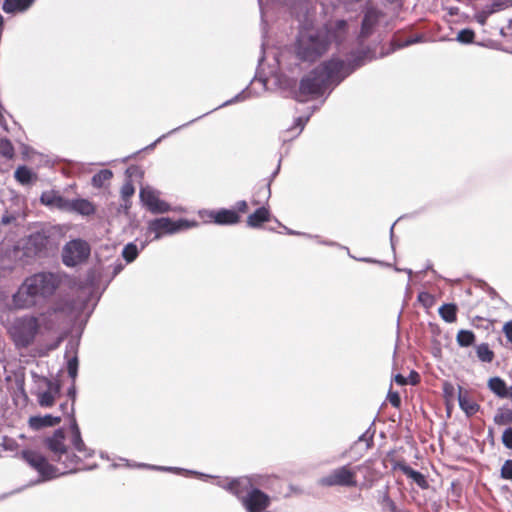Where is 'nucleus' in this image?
Wrapping results in <instances>:
<instances>
[{
    "mask_svg": "<svg viewBox=\"0 0 512 512\" xmlns=\"http://www.w3.org/2000/svg\"><path fill=\"white\" fill-rule=\"evenodd\" d=\"M64 440L65 435L62 429L56 430L51 437L46 439V445L54 454L55 459L63 464V471H59L58 468L49 464L46 458L36 451L25 450L22 452V457L41 475L43 480H50L60 475L80 470L81 468H78L79 457L68 454Z\"/></svg>",
    "mask_w": 512,
    "mask_h": 512,
    "instance_id": "nucleus-1",
    "label": "nucleus"
},
{
    "mask_svg": "<svg viewBox=\"0 0 512 512\" xmlns=\"http://www.w3.org/2000/svg\"><path fill=\"white\" fill-rule=\"evenodd\" d=\"M362 64L363 62L359 61L357 64L351 65L350 63L333 58L302 79L300 93L304 95H320L329 85L338 84L351 74L356 67Z\"/></svg>",
    "mask_w": 512,
    "mask_h": 512,
    "instance_id": "nucleus-2",
    "label": "nucleus"
},
{
    "mask_svg": "<svg viewBox=\"0 0 512 512\" xmlns=\"http://www.w3.org/2000/svg\"><path fill=\"white\" fill-rule=\"evenodd\" d=\"M61 283L58 273L42 272L28 277L13 296L17 308L25 309L35 306L54 294Z\"/></svg>",
    "mask_w": 512,
    "mask_h": 512,
    "instance_id": "nucleus-3",
    "label": "nucleus"
},
{
    "mask_svg": "<svg viewBox=\"0 0 512 512\" xmlns=\"http://www.w3.org/2000/svg\"><path fill=\"white\" fill-rule=\"evenodd\" d=\"M331 37L327 29L303 28L296 42L297 56L305 61H315L327 51Z\"/></svg>",
    "mask_w": 512,
    "mask_h": 512,
    "instance_id": "nucleus-4",
    "label": "nucleus"
},
{
    "mask_svg": "<svg viewBox=\"0 0 512 512\" xmlns=\"http://www.w3.org/2000/svg\"><path fill=\"white\" fill-rule=\"evenodd\" d=\"M39 330V323L35 317L16 318L8 327V332L18 347L28 346Z\"/></svg>",
    "mask_w": 512,
    "mask_h": 512,
    "instance_id": "nucleus-5",
    "label": "nucleus"
},
{
    "mask_svg": "<svg viewBox=\"0 0 512 512\" xmlns=\"http://www.w3.org/2000/svg\"><path fill=\"white\" fill-rule=\"evenodd\" d=\"M197 222L180 219L173 221L168 217H161L149 221L148 232L154 234V239H160L163 235H172L183 230L194 228Z\"/></svg>",
    "mask_w": 512,
    "mask_h": 512,
    "instance_id": "nucleus-6",
    "label": "nucleus"
},
{
    "mask_svg": "<svg viewBox=\"0 0 512 512\" xmlns=\"http://www.w3.org/2000/svg\"><path fill=\"white\" fill-rule=\"evenodd\" d=\"M258 484L257 478L251 477V487L238 497L247 512H262L270 505V497L256 488Z\"/></svg>",
    "mask_w": 512,
    "mask_h": 512,
    "instance_id": "nucleus-7",
    "label": "nucleus"
},
{
    "mask_svg": "<svg viewBox=\"0 0 512 512\" xmlns=\"http://www.w3.org/2000/svg\"><path fill=\"white\" fill-rule=\"evenodd\" d=\"M90 246L81 239H74L66 243L62 249V261L67 267L77 266L89 257Z\"/></svg>",
    "mask_w": 512,
    "mask_h": 512,
    "instance_id": "nucleus-8",
    "label": "nucleus"
},
{
    "mask_svg": "<svg viewBox=\"0 0 512 512\" xmlns=\"http://www.w3.org/2000/svg\"><path fill=\"white\" fill-rule=\"evenodd\" d=\"M359 467L351 468L349 465L338 467L328 475L319 479L321 486H346L354 487L357 485L356 474Z\"/></svg>",
    "mask_w": 512,
    "mask_h": 512,
    "instance_id": "nucleus-9",
    "label": "nucleus"
},
{
    "mask_svg": "<svg viewBox=\"0 0 512 512\" xmlns=\"http://www.w3.org/2000/svg\"><path fill=\"white\" fill-rule=\"evenodd\" d=\"M140 199L143 205L154 214H162L173 210L167 202L160 199L159 191L152 187H142Z\"/></svg>",
    "mask_w": 512,
    "mask_h": 512,
    "instance_id": "nucleus-10",
    "label": "nucleus"
},
{
    "mask_svg": "<svg viewBox=\"0 0 512 512\" xmlns=\"http://www.w3.org/2000/svg\"><path fill=\"white\" fill-rule=\"evenodd\" d=\"M217 485L238 498L242 492L251 487V477L243 476L234 479H222L217 481Z\"/></svg>",
    "mask_w": 512,
    "mask_h": 512,
    "instance_id": "nucleus-11",
    "label": "nucleus"
},
{
    "mask_svg": "<svg viewBox=\"0 0 512 512\" xmlns=\"http://www.w3.org/2000/svg\"><path fill=\"white\" fill-rule=\"evenodd\" d=\"M68 199L63 198L58 193L54 191H47L42 193L41 202L49 207L58 208L60 210L66 211L68 206Z\"/></svg>",
    "mask_w": 512,
    "mask_h": 512,
    "instance_id": "nucleus-12",
    "label": "nucleus"
},
{
    "mask_svg": "<svg viewBox=\"0 0 512 512\" xmlns=\"http://www.w3.org/2000/svg\"><path fill=\"white\" fill-rule=\"evenodd\" d=\"M60 386L57 383L48 382V389L44 392L39 393L38 402L42 407H51L56 397L59 395Z\"/></svg>",
    "mask_w": 512,
    "mask_h": 512,
    "instance_id": "nucleus-13",
    "label": "nucleus"
},
{
    "mask_svg": "<svg viewBox=\"0 0 512 512\" xmlns=\"http://www.w3.org/2000/svg\"><path fill=\"white\" fill-rule=\"evenodd\" d=\"M66 211L77 212L81 215H91L95 212L94 205L86 199H74L68 201Z\"/></svg>",
    "mask_w": 512,
    "mask_h": 512,
    "instance_id": "nucleus-14",
    "label": "nucleus"
},
{
    "mask_svg": "<svg viewBox=\"0 0 512 512\" xmlns=\"http://www.w3.org/2000/svg\"><path fill=\"white\" fill-rule=\"evenodd\" d=\"M214 222L220 225H231L239 221V216L235 211L222 209L211 213Z\"/></svg>",
    "mask_w": 512,
    "mask_h": 512,
    "instance_id": "nucleus-15",
    "label": "nucleus"
},
{
    "mask_svg": "<svg viewBox=\"0 0 512 512\" xmlns=\"http://www.w3.org/2000/svg\"><path fill=\"white\" fill-rule=\"evenodd\" d=\"M61 421L59 416L45 415V416H34L29 419V425L33 429H41L43 427H51L58 424Z\"/></svg>",
    "mask_w": 512,
    "mask_h": 512,
    "instance_id": "nucleus-16",
    "label": "nucleus"
},
{
    "mask_svg": "<svg viewBox=\"0 0 512 512\" xmlns=\"http://www.w3.org/2000/svg\"><path fill=\"white\" fill-rule=\"evenodd\" d=\"M33 2L34 0H4L2 8L6 13L24 12Z\"/></svg>",
    "mask_w": 512,
    "mask_h": 512,
    "instance_id": "nucleus-17",
    "label": "nucleus"
},
{
    "mask_svg": "<svg viewBox=\"0 0 512 512\" xmlns=\"http://www.w3.org/2000/svg\"><path fill=\"white\" fill-rule=\"evenodd\" d=\"M379 16H380V13L374 8H369L366 11L363 22H362V29H361L362 36H368L370 34L371 29L378 21Z\"/></svg>",
    "mask_w": 512,
    "mask_h": 512,
    "instance_id": "nucleus-18",
    "label": "nucleus"
},
{
    "mask_svg": "<svg viewBox=\"0 0 512 512\" xmlns=\"http://www.w3.org/2000/svg\"><path fill=\"white\" fill-rule=\"evenodd\" d=\"M72 429V445L74 446L75 450L82 454L84 457H88L91 455V453L86 449V446L81 438L80 430L77 426V424L74 422L71 426Z\"/></svg>",
    "mask_w": 512,
    "mask_h": 512,
    "instance_id": "nucleus-19",
    "label": "nucleus"
},
{
    "mask_svg": "<svg viewBox=\"0 0 512 512\" xmlns=\"http://www.w3.org/2000/svg\"><path fill=\"white\" fill-rule=\"evenodd\" d=\"M399 469L409 478H411L419 487L422 489L428 488V482L424 475L418 471L413 470L411 467L405 464H399Z\"/></svg>",
    "mask_w": 512,
    "mask_h": 512,
    "instance_id": "nucleus-20",
    "label": "nucleus"
},
{
    "mask_svg": "<svg viewBox=\"0 0 512 512\" xmlns=\"http://www.w3.org/2000/svg\"><path fill=\"white\" fill-rule=\"evenodd\" d=\"M269 220V211L265 207H261L257 209L253 214H251L247 219V224L250 227H259L263 222Z\"/></svg>",
    "mask_w": 512,
    "mask_h": 512,
    "instance_id": "nucleus-21",
    "label": "nucleus"
},
{
    "mask_svg": "<svg viewBox=\"0 0 512 512\" xmlns=\"http://www.w3.org/2000/svg\"><path fill=\"white\" fill-rule=\"evenodd\" d=\"M488 386L492 392L501 398L508 397V387L506 383L499 377H493L489 380Z\"/></svg>",
    "mask_w": 512,
    "mask_h": 512,
    "instance_id": "nucleus-22",
    "label": "nucleus"
},
{
    "mask_svg": "<svg viewBox=\"0 0 512 512\" xmlns=\"http://www.w3.org/2000/svg\"><path fill=\"white\" fill-rule=\"evenodd\" d=\"M48 238L43 233H34L29 236L28 239V246L34 247V252L38 253L41 252L47 245Z\"/></svg>",
    "mask_w": 512,
    "mask_h": 512,
    "instance_id": "nucleus-23",
    "label": "nucleus"
},
{
    "mask_svg": "<svg viewBox=\"0 0 512 512\" xmlns=\"http://www.w3.org/2000/svg\"><path fill=\"white\" fill-rule=\"evenodd\" d=\"M24 218V213L20 211H8L6 210L0 220L1 226H17L18 220Z\"/></svg>",
    "mask_w": 512,
    "mask_h": 512,
    "instance_id": "nucleus-24",
    "label": "nucleus"
},
{
    "mask_svg": "<svg viewBox=\"0 0 512 512\" xmlns=\"http://www.w3.org/2000/svg\"><path fill=\"white\" fill-rule=\"evenodd\" d=\"M458 400H459V405H460L461 409L468 416L475 414L479 409V406L477 405V403L474 402L473 400L469 399L467 397V395H465V394L460 393Z\"/></svg>",
    "mask_w": 512,
    "mask_h": 512,
    "instance_id": "nucleus-25",
    "label": "nucleus"
},
{
    "mask_svg": "<svg viewBox=\"0 0 512 512\" xmlns=\"http://www.w3.org/2000/svg\"><path fill=\"white\" fill-rule=\"evenodd\" d=\"M113 177V172L108 169H104L96 173L91 180V183L96 188L104 186L105 182L109 181Z\"/></svg>",
    "mask_w": 512,
    "mask_h": 512,
    "instance_id": "nucleus-26",
    "label": "nucleus"
},
{
    "mask_svg": "<svg viewBox=\"0 0 512 512\" xmlns=\"http://www.w3.org/2000/svg\"><path fill=\"white\" fill-rule=\"evenodd\" d=\"M457 308L454 304H444L439 308V314L443 320L453 323L456 320Z\"/></svg>",
    "mask_w": 512,
    "mask_h": 512,
    "instance_id": "nucleus-27",
    "label": "nucleus"
},
{
    "mask_svg": "<svg viewBox=\"0 0 512 512\" xmlns=\"http://www.w3.org/2000/svg\"><path fill=\"white\" fill-rule=\"evenodd\" d=\"M475 335L469 330H460L457 334V342L462 347H468L473 344Z\"/></svg>",
    "mask_w": 512,
    "mask_h": 512,
    "instance_id": "nucleus-28",
    "label": "nucleus"
},
{
    "mask_svg": "<svg viewBox=\"0 0 512 512\" xmlns=\"http://www.w3.org/2000/svg\"><path fill=\"white\" fill-rule=\"evenodd\" d=\"M476 353L478 358L482 362H491L494 358V353L492 350H490L489 346L487 344H480L476 348Z\"/></svg>",
    "mask_w": 512,
    "mask_h": 512,
    "instance_id": "nucleus-29",
    "label": "nucleus"
},
{
    "mask_svg": "<svg viewBox=\"0 0 512 512\" xmlns=\"http://www.w3.org/2000/svg\"><path fill=\"white\" fill-rule=\"evenodd\" d=\"M122 255L127 262L134 261L138 255L137 246L133 243L127 244L122 251Z\"/></svg>",
    "mask_w": 512,
    "mask_h": 512,
    "instance_id": "nucleus-30",
    "label": "nucleus"
},
{
    "mask_svg": "<svg viewBox=\"0 0 512 512\" xmlns=\"http://www.w3.org/2000/svg\"><path fill=\"white\" fill-rule=\"evenodd\" d=\"M15 178L22 184L29 183L32 178V172L26 167H19L15 171Z\"/></svg>",
    "mask_w": 512,
    "mask_h": 512,
    "instance_id": "nucleus-31",
    "label": "nucleus"
},
{
    "mask_svg": "<svg viewBox=\"0 0 512 512\" xmlns=\"http://www.w3.org/2000/svg\"><path fill=\"white\" fill-rule=\"evenodd\" d=\"M475 37V33L471 29H462L458 32L456 40L463 44L472 43Z\"/></svg>",
    "mask_w": 512,
    "mask_h": 512,
    "instance_id": "nucleus-32",
    "label": "nucleus"
},
{
    "mask_svg": "<svg viewBox=\"0 0 512 512\" xmlns=\"http://www.w3.org/2000/svg\"><path fill=\"white\" fill-rule=\"evenodd\" d=\"M0 154L6 158H12L14 155L12 144L5 138H0Z\"/></svg>",
    "mask_w": 512,
    "mask_h": 512,
    "instance_id": "nucleus-33",
    "label": "nucleus"
},
{
    "mask_svg": "<svg viewBox=\"0 0 512 512\" xmlns=\"http://www.w3.org/2000/svg\"><path fill=\"white\" fill-rule=\"evenodd\" d=\"M494 421H495V423L500 424V425L508 424V423L512 422V412L510 410L499 411L495 415Z\"/></svg>",
    "mask_w": 512,
    "mask_h": 512,
    "instance_id": "nucleus-34",
    "label": "nucleus"
},
{
    "mask_svg": "<svg viewBox=\"0 0 512 512\" xmlns=\"http://www.w3.org/2000/svg\"><path fill=\"white\" fill-rule=\"evenodd\" d=\"M67 371L69 376L75 380L78 372V359L77 356H73L71 359L68 360L67 363Z\"/></svg>",
    "mask_w": 512,
    "mask_h": 512,
    "instance_id": "nucleus-35",
    "label": "nucleus"
},
{
    "mask_svg": "<svg viewBox=\"0 0 512 512\" xmlns=\"http://www.w3.org/2000/svg\"><path fill=\"white\" fill-rule=\"evenodd\" d=\"M135 189L131 182H126L121 188V197L126 203L127 200L134 194Z\"/></svg>",
    "mask_w": 512,
    "mask_h": 512,
    "instance_id": "nucleus-36",
    "label": "nucleus"
},
{
    "mask_svg": "<svg viewBox=\"0 0 512 512\" xmlns=\"http://www.w3.org/2000/svg\"><path fill=\"white\" fill-rule=\"evenodd\" d=\"M501 477L512 481V460H506L501 468Z\"/></svg>",
    "mask_w": 512,
    "mask_h": 512,
    "instance_id": "nucleus-37",
    "label": "nucleus"
},
{
    "mask_svg": "<svg viewBox=\"0 0 512 512\" xmlns=\"http://www.w3.org/2000/svg\"><path fill=\"white\" fill-rule=\"evenodd\" d=\"M247 98H249V92L247 90H243L242 92L237 94L234 98L224 102L220 107L227 106V105L237 103L240 101H244Z\"/></svg>",
    "mask_w": 512,
    "mask_h": 512,
    "instance_id": "nucleus-38",
    "label": "nucleus"
},
{
    "mask_svg": "<svg viewBox=\"0 0 512 512\" xmlns=\"http://www.w3.org/2000/svg\"><path fill=\"white\" fill-rule=\"evenodd\" d=\"M308 121L307 119H303L302 117L297 118L295 126L288 130V132H292V136L298 135L304 128L305 123Z\"/></svg>",
    "mask_w": 512,
    "mask_h": 512,
    "instance_id": "nucleus-39",
    "label": "nucleus"
},
{
    "mask_svg": "<svg viewBox=\"0 0 512 512\" xmlns=\"http://www.w3.org/2000/svg\"><path fill=\"white\" fill-rule=\"evenodd\" d=\"M502 442L507 448L512 449V428H507L503 432Z\"/></svg>",
    "mask_w": 512,
    "mask_h": 512,
    "instance_id": "nucleus-40",
    "label": "nucleus"
},
{
    "mask_svg": "<svg viewBox=\"0 0 512 512\" xmlns=\"http://www.w3.org/2000/svg\"><path fill=\"white\" fill-rule=\"evenodd\" d=\"M388 399H389V402L394 406V407H399L400 406V403H401V400H400V396L397 392H389L388 394Z\"/></svg>",
    "mask_w": 512,
    "mask_h": 512,
    "instance_id": "nucleus-41",
    "label": "nucleus"
},
{
    "mask_svg": "<svg viewBox=\"0 0 512 512\" xmlns=\"http://www.w3.org/2000/svg\"><path fill=\"white\" fill-rule=\"evenodd\" d=\"M503 331H504L505 336L507 337V339L512 343V321L507 322L504 325Z\"/></svg>",
    "mask_w": 512,
    "mask_h": 512,
    "instance_id": "nucleus-42",
    "label": "nucleus"
},
{
    "mask_svg": "<svg viewBox=\"0 0 512 512\" xmlns=\"http://www.w3.org/2000/svg\"><path fill=\"white\" fill-rule=\"evenodd\" d=\"M236 207H237L238 211L245 212L247 210L248 205H247L246 201H239V202H237Z\"/></svg>",
    "mask_w": 512,
    "mask_h": 512,
    "instance_id": "nucleus-43",
    "label": "nucleus"
},
{
    "mask_svg": "<svg viewBox=\"0 0 512 512\" xmlns=\"http://www.w3.org/2000/svg\"><path fill=\"white\" fill-rule=\"evenodd\" d=\"M383 501L387 504V506L389 507L390 510H392V511L395 510V505H394L393 501L387 495L384 496Z\"/></svg>",
    "mask_w": 512,
    "mask_h": 512,
    "instance_id": "nucleus-44",
    "label": "nucleus"
},
{
    "mask_svg": "<svg viewBox=\"0 0 512 512\" xmlns=\"http://www.w3.org/2000/svg\"><path fill=\"white\" fill-rule=\"evenodd\" d=\"M394 380H395V382H396L397 384H400V385H404V384H406V379H405V377H403V376H402V375H400V374L396 375V376H395V378H394Z\"/></svg>",
    "mask_w": 512,
    "mask_h": 512,
    "instance_id": "nucleus-45",
    "label": "nucleus"
},
{
    "mask_svg": "<svg viewBox=\"0 0 512 512\" xmlns=\"http://www.w3.org/2000/svg\"><path fill=\"white\" fill-rule=\"evenodd\" d=\"M335 27L337 30L339 31H344L345 27H346V22L345 21H337L336 24H335Z\"/></svg>",
    "mask_w": 512,
    "mask_h": 512,
    "instance_id": "nucleus-46",
    "label": "nucleus"
},
{
    "mask_svg": "<svg viewBox=\"0 0 512 512\" xmlns=\"http://www.w3.org/2000/svg\"><path fill=\"white\" fill-rule=\"evenodd\" d=\"M3 112H4V109H3L2 105L0 104V125L2 127L6 128V126H5V118H4Z\"/></svg>",
    "mask_w": 512,
    "mask_h": 512,
    "instance_id": "nucleus-47",
    "label": "nucleus"
},
{
    "mask_svg": "<svg viewBox=\"0 0 512 512\" xmlns=\"http://www.w3.org/2000/svg\"><path fill=\"white\" fill-rule=\"evenodd\" d=\"M150 468L152 469H157V470H165V471H170L172 470L173 468H169V467H161V466H149Z\"/></svg>",
    "mask_w": 512,
    "mask_h": 512,
    "instance_id": "nucleus-48",
    "label": "nucleus"
},
{
    "mask_svg": "<svg viewBox=\"0 0 512 512\" xmlns=\"http://www.w3.org/2000/svg\"><path fill=\"white\" fill-rule=\"evenodd\" d=\"M417 41H418V39H409V40H407V41L405 42V44H404V45H405V46H407V45H411V44H413V43H416Z\"/></svg>",
    "mask_w": 512,
    "mask_h": 512,
    "instance_id": "nucleus-49",
    "label": "nucleus"
},
{
    "mask_svg": "<svg viewBox=\"0 0 512 512\" xmlns=\"http://www.w3.org/2000/svg\"><path fill=\"white\" fill-rule=\"evenodd\" d=\"M512 399V386L508 388V397Z\"/></svg>",
    "mask_w": 512,
    "mask_h": 512,
    "instance_id": "nucleus-50",
    "label": "nucleus"
},
{
    "mask_svg": "<svg viewBox=\"0 0 512 512\" xmlns=\"http://www.w3.org/2000/svg\"><path fill=\"white\" fill-rule=\"evenodd\" d=\"M180 128H181V127H179V129H180ZM177 130H178V128H174L172 131H170V132H169V134H171V133H173V132H175V131H177Z\"/></svg>",
    "mask_w": 512,
    "mask_h": 512,
    "instance_id": "nucleus-51",
    "label": "nucleus"
},
{
    "mask_svg": "<svg viewBox=\"0 0 512 512\" xmlns=\"http://www.w3.org/2000/svg\"><path fill=\"white\" fill-rule=\"evenodd\" d=\"M165 135L161 136L160 138L157 139L156 143L160 142L162 138H164Z\"/></svg>",
    "mask_w": 512,
    "mask_h": 512,
    "instance_id": "nucleus-52",
    "label": "nucleus"
},
{
    "mask_svg": "<svg viewBox=\"0 0 512 512\" xmlns=\"http://www.w3.org/2000/svg\"><path fill=\"white\" fill-rule=\"evenodd\" d=\"M406 272L409 274V276H411L412 271L410 269L406 270Z\"/></svg>",
    "mask_w": 512,
    "mask_h": 512,
    "instance_id": "nucleus-53",
    "label": "nucleus"
},
{
    "mask_svg": "<svg viewBox=\"0 0 512 512\" xmlns=\"http://www.w3.org/2000/svg\"><path fill=\"white\" fill-rule=\"evenodd\" d=\"M71 350L74 352V350H75V345L74 344H71Z\"/></svg>",
    "mask_w": 512,
    "mask_h": 512,
    "instance_id": "nucleus-54",
    "label": "nucleus"
},
{
    "mask_svg": "<svg viewBox=\"0 0 512 512\" xmlns=\"http://www.w3.org/2000/svg\"><path fill=\"white\" fill-rule=\"evenodd\" d=\"M66 406H67L66 404H62V405H61V409H65V408H66Z\"/></svg>",
    "mask_w": 512,
    "mask_h": 512,
    "instance_id": "nucleus-55",
    "label": "nucleus"
}]
</instances>
